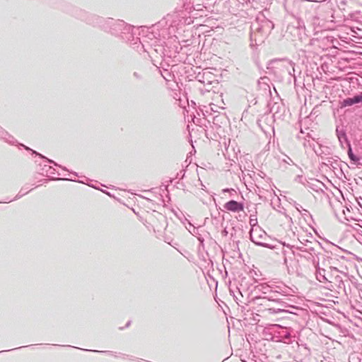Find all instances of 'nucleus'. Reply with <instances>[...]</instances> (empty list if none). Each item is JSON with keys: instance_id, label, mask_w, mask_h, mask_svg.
I'll list each match as a JSON object with an SVG mask.
<instances>
[{"instance_id": "obj_3", "label": "nucleus", "mask_w": 362, "mask_h": 362, "mask_svg": "<svg viewBox=\"0 0 362 362\" xmlns=\"http://www.w3.org/2000/svg\"><path fill=\"white\" fill-rule=\"evenodd\" d=\"M348 155L351 160L357 161L358 159L354 156L351 148H349Z\"/></svg>"}, {"instance_id": "obj_1", "label": "nucleus", "mask_w": 362, "mask_h": 362, "mask_svg": "<svg viewBox=\"0 0 362 362\" xmlns=\"http://www.w3.org/2000/svg\"><path fill=\"white\" fill-rule=\"evenodd\" d=\"M224 207L226 209L234 212L240 211L243 209L242 204L233 200L229 201L228 202L226 203Z\"/></svg>"}, {"instance_id": "obj_2", "label": "nucleus", "mask_w": 362, "mask_h": 362, "mask_svg": "<svg viewBox=\"0 0 362 362\" xmlns=\"http://www.w3.org/2000/svg\"><path fill=\"white\" fill-rule=\"evenodd\" d=\"M362 101V93L354 98H349L341 102V107L351 106Z\"/></svg>"}]
</instances>
